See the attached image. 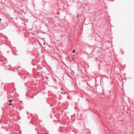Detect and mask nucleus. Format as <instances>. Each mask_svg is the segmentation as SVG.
<instances>
[{
    "label": "nucleus",
    "instance_id": "f257e3e1",
    "mask_svg": "<svg viewBox=\"0 0 134 134\" xmlns=\"http://www.w3.org/2000/svg\"><path fill=\"white\" fill-rule=\"evenodd\" d=\"M12 101H13L12 100H10L9 101V102H12Z\"/></svg>",
    "mask_w": 134,
    "mask_h": 134
},
{
    "label": "nucleus",
    "instance_id": "f03ea898",
    "mask_svg": "<svg viewBox=\"0 0 134 134\" xmlns=\"http://www.w3.org/2000/svg\"><path fill=\"white\" fill-rule=\"evenodd\" d=\"M75 52V50H74L73 51V53H74Z\"/></svg>",
    "mask_w": 134,
    "mask_h": 134
},
{
    "label": "nucleus",
    "instance_id": "7ed1b4c3",
    "mask_svg": "<svg viewBox=\"0 0 134 134\" xmlns=\"http://www.w3.org/2000/svg\"><path fill=\"white\" fill-rule=\"evenodd\" d=\"M11 104H12V103H9V105H11Z\"/></svg>",
    "mask_w": 134,
    "mask_h": 134
},
{
    "label": "nucleus",
    "instance_id": "20e7f679",
    "mask_svg": "<svg viewBox=\"0 0 134 134\" xmlns=\"http://www.w3.org/2000/svg\"><path fill=\"white\" fill-rule=\"evenodd\" d=\"M73 59L74 60V58H73Z\"/></svg>",
    "mask_w": 134,
    "mask_h": 134
},
{
    "label": "nucleus",
    "instance_id": "39448f33",
    "mask_svg": "<svg viewBox=\"0 0 134 134\" xmlns=\"http://www.w3.org/2000/svg\"><path fill=\"white\" fill-rule=\"evenodd\" d=\"M45 44V43H43V44H44H44Z\"/></svg>",
    "mask_w": 134,
    "mask_h": 134
},
{
    "label": "nucleus",
    "instance_id": "423d86ee",
    "mask_svg": "<svg viewBox=\"0 0 134 134\" xmlns=\"http://www.w3.org/2000/svg\"><path fill=\"white\" fill-rule=\"evenodd\" d=\"M77 16L78 17L79 16V15H77Z\"/></svg>",
    "mask_w": 134,
    "mask_h": 134
}]
</instances>
